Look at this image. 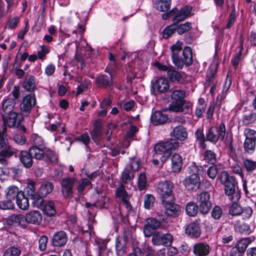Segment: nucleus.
<instances>
[{"instance_id": "obj_1", "label": "nucleus", "mask_w": 256, "mask_h": 256, "mask_svg": "<svg viewBox=\"0 0 256 256\" xmlns=\"http://www.w3.org/2000/svg\"><path fill=\"white\" fill-rule=\"evenodd\" d=\"M6 128L0 130V164L6 166L8 159L14 156L16 157L18 150L10 146L6 134Z\"/></svg>"}, {"instance_id": "obj_2", "label": "nucleus", "mask_w": 256, "mask_h": 256, "mask_svg": "<svg viewBox=\"0 0 256 256\" xmlns=\"http://www.w3.org/2000/svg\"><path fill=\"white\" fill-rule=\"evenodd\" d=\"M188 170L190 175L185 178L182 184L186 189L193 190L195 188H198L200 185L199 175L204 172V168L201 166L194 164L188 167Z\"/></svg>"}, {"instance_id": "obj_3", "label": "nucleus", "mask_w": 256, "mask_h": 256, "mask_svg": "<svg viewBox=\"0 0 256 256\" xmlns=\"http://www.w3.org/2000/svg\"><path fill=\"white\" fill-rule=\"evenodd\" d=\"M179 144L178 141L173 138L158 143L154 148L156 154L160 156L161 161L164 162L171 155L172 150H176L179 146Z\"/></svg>"}, {"instance_id": "obj_4", "label": "nucleus", "mask_w": 256, "mask_h": 256, "mask_svg": "<svg viewBox=\"0 0 256 256\" xmlns=\"http://www.w3.org/2000/svg\"><path fill=\"white\" fill-rule=\"evenodd\" d=\"M173 184L170 181L160 182L158 186L157 192L162 199V202L175 200L172 192Z\"/></svg>"}, {"instance_id": "obj_5", "label": "nucleus", "mask_w": 256, "mask_h": 256, "mask_svg": "<svg viewBox=\"0 0 256 256\" xmlns=\"http://www.w3.org/2000/svg\"><path fill=\"white\" fill-rule=\"evenodd\" d=\"M226 134V126L224 122H222L218 127L210 128L206 134V140L216 144L219 140H223Z\"/></svg>"}, {"instance_id": "obj_6", "label": "nucleus", "mask_w": 256, "mask_h": 256, "mask_svg": "<svg viewBox=\"0 0 256 256\" xmlns=\"http://www.w3.org/2000/svg\"><path fill=\"white\" fill-rule=\"evenodd\" d=\"M2 117L3 120L4 126L2 129L6 126L10 128L16 126V124H20L24 120V118L21 113L16 112H10L8 114H2Z\"/></svg>"}, {"instance_id": "obj_7", "label": "nucleus", "mask_w": 256, "mask_h": 256, "mask_svg": "<svg viewBox=\"0 0 256 256\" xmlns=\"http://www.w3.org/2000/svg\"><path fill=\"white\" fill-rule=\"evenodd\" d=\"M210 199V194L206 192L200 193L197 198V202L199 204L200 212L204 214H207L212 206V203Z\"/></svg>"}, {"instance_id": "obj_8", "label": "nucleus", "mask_w": 256, "mask_h": 256, "mask_svg": "<svg viewBox=\"0 0 256 256\" xmlns=\"http://www.w3.org/2000/svg\"><path fill=\"white\" fill-rule=\"evenodd\" d=\"M236 180L230 181L224 186V193L228 196L230 200L238 201L240 198V192L236 186Z\"/></svg>"}, {"instance_id": "obj_9", "label": "nucleus", "mask_w": 256, "mask_h": 256, "mask_svg": "<svg viewBox=\"0 0 256 256\" xmlns=\"http://www.w3.org/2000/svg\"><path fill=\"white\" fill-rule=\"evenodd\" d=\"M152 236V242L154 245L168 246L172 243V236L170 234H164L161 232H157Z\"/></svg>"}, {"instance_id": "obj_10", "label": "nucleus", "mask_w": 256, "mask_h": 256, "mask_svg": "<svg viewBox=\"0 0 256 256\" xmlns=\"http://www.w3.org/2000/svg\"><path fill=\"white\" fill-rule=\"evenodd\" d=\"M36 99L34 94H30L24 96L20 104V110L21 112L28 115L30 114L32 108L36 105Z\"/></svg>"}, {"instance_id": "obj_11", "label": "nucleus", "mask_w": 256, "mask_h": 256, "mask_svg": "<svg viewBox=\"0 0 256 256\" xmlns=\"http://www.w3.org/2000/svg\"><path fill=\"white\" fill-rule=\"evenodd\" d=\"M175 200L162 202L164 208V214L168 217L176 218L180 214L181 208L180 205L174 203Z\"/></svg>"}, {"instance_id": "obj_12", "label": "nucleus", "mask_w": 256, "mask_h": 256, "mask_svg": "<svg viewBox=\"0 0 256 256\" xmlns=\"http://www.w3.org/2000/svg\"><path fill=\"white\" fill-rule=\"evenodd\" d=\"M182 42L178 41L170 47L172 62L178 68L180 69L183 68L182 60L179 56V53L182 48Z\"/></svg>"}, {"instance_id": "obj_13", "label": "nucleus", "mask_w": 256, "mask_h": 256, "mask_svg": "<svg viewBox=\"0 0 256 256\" xmlns=\"http://www.w3.org/2000/svg\"><path fill=\"white\" fill-rule=\"evenodd\" d=\"M160 226V222L156 218H150L146 220L144 225V232L146 237L152 236L154 231Z\"/></svg>"}, {"instance_id": "obj_14", "label": "nucleus", "mask_w": 256, "mask_h": 256, "mask_svg": "<svg viewBox=\"0 0 256 256\" xmlns=\"http://www.w3.org/2000/svg\"><path fill=\"white\" fill-rule=\"evenodd\" d=\"M251 242L252 240L250 238L240 239L237 242L235 247L232 249L230 255L232 256H240V254L245 252Z\"/></svg>"}, {"instance_id": "obj_15", "label": "nucleus", "mask_w": 256, "mask_h": 256, "mask_svg": "<svg viewBox=\"0 0 256 256\" xmlns=\"http://www.w3.org/2000/svg\"><path fill=\"white\" fill-rule=\"evenodd\" d=\"M75 180L74 178L70 177L64 178L61 180L62 192L64 198L72 196Z\"/></svg>"}, {"instance_id": "obj_16", "label": "nucleus", "mask_w": 256, "mask_h": 256, "mask_svg": "<svg viewBox=\"0 0 256 256\" xmlns=\"http://www.w3.org/2000/svg\"><path fill=\"white\" fill-rule=\"evenodd\" d=\"M150 120L154 126L162 125L169 121V118L164 112L156 110L151 115Z\"/></svg>"}, {"instance_id": "obj_17", "label": "nucleus", "mask_w": 256, "mask_h": 256, "mask_svg": "<svg viewBox=\"0 0 256 256\" xmlns=\"http://www.w3.org/2000/svg\"><path fill=\"white\" fill-rule=\"evenodd\" d=\"M169 88V82L166 78H160L152 82V88L160 93L166 92L168 90Z\"/></svg>"}, {"instance_id": "obj_18", "label": "nucleus", "mask_w": 256, "mask_h": 256, "mask_svg": "<svg viewBox=\"0 0 256 256\" xmlns=\"http://www.w3.org/2000/svg\"><path fill=\"white\" fill-rule=\"evenodd\" d=\"M211 248L206 242H198L192 248L194 254L196 256H206L209 254Z\"/></svg>"}, {"instance_id": "obj_19", "label": "nucleus", "mask_w": 256, "mask_h": 256, "mask_svg": "<svg viewBox=\"0 0 256 256\" xmlns=\"http://www.w3.org/2000/svg\"><path fill=\"white\" fill-rule=\"evenodd\" d=\"M18 157L20 162L25 168H30L32 167L34 164L33 158L28 152V150L20 151Z\"/></svg>"}, {"instance_id": "obj_20", "label": "nucleus", "mask_w": 256, "mask_h": 256, "mask_svg": "<svg viewBox=\"0 0 256 256\" xmlns=\"http://www.w3.org/2000/svg\"><path fill=\"white\" fill-rule=\"evenodd\" d=\"M192 9V8L191 6H186L182 8L180 10H178V11L176 10L175 16L172 18L173 23L178 24L189 16Z\"/></svg>"}, {"instance_id": "obj_21", "label": "nucleus", "mask_w": 256, "mask_h": 256, "mask_svg": "<svg viewBox=\"0 0 256 256\" xmlns=\"http://www.w3.org/2000/svg\"><path fill=\"white\" fill-rule=\"evenodd\" d=\"M24 219V222L38 225L42 221V216L38 210H32L26 214Z\"/></svg>"}, {"instance_id": "obj_22", "label": "nucleus", "mask_w": 256, "mask_h": 256, "mask_svg": "<svg viewBox=\"0 0 256 256\" xmlns=\"http://www.w3.org/2000/svg\"><path fill=\"white\" fill-rule=\"evenodd\" d=\"M67 239L66 233L64 231L61 230L54 234L52 242L54 246L61 247L66 244Z\"/></svg>"}, {"instance_id": "obj_23", "label": "nucleus", "mask_w": 256, "mask_h": 256, "mask_svg": "<svg viewBox=\"0 0 256 256\" xmlns=\"http://www.w3.org/2000/svg\"><path fill=\"white\" fill-rule=\"evenodd\" d=\"M170 136L173 138L174 140L177 141L184 140L188 136V132L186 129L182 126H176L172 132L170 134Z\"/></svg>"}, {"instance_id": "obj_24", "label": "nucleus", "mask_w": 256, "mask_h": 256, "mask_svg": "<svg viewBox=\"0 0 256 256\" xmlns=\"http://www.w3.org/2000/svg\"><path fill=\"white\" fill-rule=\"evenodd\" d=\"M185 233L192 238L200 237L201 230L199 224L194 222L190 224L185 228Z\"/></svg>"}, {"instance_id": "obj_25", "label": "nucleus", "mask_w": 256, "mask_h": 256, "mask_svg": "<svg viewBox=\"0 0 256 256\" xmlns=\"http://www.w3.org/2000/svg\"><path fill=\"white\" fill-rule=\"evenodd\" d=\"M96 82L100 88H106L112 84V78L110 75L100 74L96 76Z\"/></svg>"}, {"instance_id": "obj_26", "label": "nucleus", "mask_w": 256, "mask_h": 256, "mask_svg": "<svg viewBox=\"0 0 256 256\" xmlns=\"http://www.w3.org/2000/svg\"><path fill=\"white\" fill-rule=\"evenodd\" d=\"M8 225H18L22 227L26 226L24 217L22 214H12L6 219Z\"/></svg>"}, {"instance_id": "obj_27", "label": "nucleus", "mask_w": 256, "mask_h": 256, "mask_svg": "<svg viewBox=\"0 0 256 256\" xmlns=\"http://www.w3.org/2000/svg\"><path fill=\"white\" fill-rule=\"evenodd\" d=\"M22 192V191L20 190L16 186H10L4 190L6 199L10 200L12 201L16 200L18 197L20 196V193Z\"/></svg>"}, {"instance_id": "obj_28", "label": "nucleus", "mask_w": 256, "mask_h": 256, "mask_svg": "<svg viewBox=\"0 0 256 256\" xmlns=\"http://www.w3.org/2000/svg\"><path fill=\"white\" fill-rule=\"evenodd\" d=\"M172 170L174 172H178L182 169V160L178 154H174L171 158Z\"/></svg>"}, {"instance_id": "obj_29", "label": "nucleus", "mask_w": 256, "mask_h": 256, "mask_svg": "<svg viewBox=\"0 0 256 256\" xmlns=\"http://www.w3.org/2000/svg\"><path fill=\"white\" fill-rule=\"evenodd\" d=\"M44 149L45 148H42L30 146L28 150L33 159L41 160L44 158Z\"/></svg>"}, {"instance_id": "obj_30", "label": "nucleus", "mask_w": 256, "mask_h": 256, "mask_svg": "<svg viewBox=\"0 0 256 256\" xmlns=\"http://www.w3.org/2000/svg\"><path fill=\"white\" fill-rule=\"evenodd\" d=\"M242 120V124L245 126L254 122L256 120V113L245 108L243 112Z\"/></svg>"}, {"instance_id": "obj_31", "label": "nucleus", "mask_w": 256, "mask_h": 256, "mask_svg": "<svg viewBox=\"0 0 256 256\" xmlns=\"http://www.w3.org/2000/svg\"><path fill=\"white\" fill-rule=\"evenodd\" d=\"M126 240L127 238L125 236L123 238H118L116 239V248L118 256H122L125 253Z\"/></svg>"}, {"instance_id": "obj_32", "label": "nucleus", "mask_w": 256, "mask_h": 256, "mask_svg": "<svg viewBox=\"0 0 256 256\" xmlns=\"http://www.w3.org/2000/svg\"><path fill=\"white\" fill-rule=\"evenodd\" d=\"M16 104V100L12 98L5 100L2 104V110L4 113L2 114H8L14 112L13 110Z\"/></svg>"}, {"instance_id": "obj_33", "label": "nucleus", "mask_w": 256, "mask_h": 256, "mask_svg": "<svg viewBox=\"0 0 256 256\" xmlns=\"http://www.w3.org/2000/svg\"><path fill=\"white\" fill-rule=\"evenodd\" d=\"M54 189V185L52 182L44 181L40 185L38 188V193L42 196H46L50 194Z\"/></svg>"}, {"instance_id": "obj_34", "label": "nucleus", "mask_w": 256, "mask_h": 256, "mask_svg": "<svg viewBox=\"0 0 256 256\" xmlns=\"http://www.w3.org/2000/svg\"><path fill=\"white\" fill-rule=\"evenodd\" d=\"M44 151V160L46 162L52 163L58 162V156L54 151L46 147L45 148Z\"/></svg>"}, {"instance_id": "obj_35", "label": "nucleus", "mask_w": 256, "mask_h": 256, "mask_svg": "<svg viewBox=\"0 0 256 256\" xmlns=\"http://www.w3.org/2000/svg\"><path fill=\"white\" fill-rule=\"evenodd\" d=\"M184 59L182 60L183 66H190L192 63V50L189 46H186L182 51Z\"/></svg>"}, {"instance_id": "obj_36", "label": "nucleus", "mask_w": 256, "mask_h": 256, "mask_svg": "<svg viewBox=\"0 0 256 256\" xmlns=\"http://www.w3.org/2000/svg\"><path fill=\"white\" fill-rule=\"evenodd\" d=\"M18 206L22 210H26L28 208L29 202L28 198L25 196L24 192H20V196L16 200Z\"/></svg>"}, {"instance_id": "obj_37", "label": "nucleus", "mask_w": 256, "mask_h": 256, "mask_svg": "<svg viewBox=\"0 0 256 256\" xmlns=\"http://www.w3.org/2000/svg\"><path fill=\"white\" fill-rule=\"evenodd\" d=\"M194 136L196 140L198 142L200 148L202 149L206 148V145L205 144L206 136H204L203 129L202 128H198L195 132Z\"/></svg>"}, {"instance_id": "obj_38", "label": "nucleus", "mask_w": 256, "mask_h": 256, "mask_svg": "<svg viewBox=\"0 0 256 256\" xmlns=\"http://www.w3.org/2000/svg\"><path fill=\"white\" fill-rule=\"evenodd\" d=\"M186 212L188 216H195L198 214V206L196 202H190L186 205Z\"/></svg>"}, {"instance_id": "obj_39", "label": "nucleus", "mask_w": 256, "mask_h": 256, "mask_svg": "<svg viewBox=\"0 0 256 256\" xmlns=\"http://www.w3.org/2000/svg\"><path fill=\"white\" fill-rule=\"evenodd\" d=\"M30 140L32 145L30 146L38 147L44 148H46L44 139L37 134H32L31 136Z\"/></svg>"}, {"instance_id": "obj_40", "label": "nucleus", "mask_w": 256, "mask_h": 256, "mask_svg": "<svg viewBox=\"0 0 256 256\" xmlns=\"http://www.w3.org/2000/svg\"><path fill=\"white\" fill-rule=\"evenodd\" d=\"M35 78L32 76L26 78L22 82V87L27 91L32 92L35 88Z\"/></svg>"}, {"instance_id": "obj_41", "label": "nucleus", "mask_w": 256, "mask_h": 256, "mask_svg": "<svg viewBox=\"0 0 256 256\" xmlns=\"http://www.w3.org/2000/svg\"><path fill=\"white\" fill-rule=\"evenodd\" d=\"M171 0H156V8L160 12H167L170 8Z\"/></svg>"}, {"instance_id": "obj_42", "label": "nucleus", "mask_w": 256, "mask_h": 256, "mask_svg": "<svg viewBox=\"0 0 256 256\" xmlns=\"http://www.w3.org/2000/svg\"><path fill=\"white\" fill-rule=\"evenodd\" d=\"M235 230L240 234L248 235L251 234L252 230L250 225L246 223H238L235 226Z\"/></svg>"}, {"instance_id": "obj_43", "label": "nucleus", "mask_w": 256, "mask_h": 256, "mask_svg": "<svg viewBox=\"0 0 256 256\" xmlns=\"http://www.w3.org/2000/svg\"><path fill=\"white\" fill-rule=\"evenodd\" d=\"M186 100L172 102L168 106L170 110L180 112L184 111V106Z\"/></svg>"}, {"instance_id": "obj_44", "label": "nucleus", "mask_w": 256, "mask_h": 256, "mask_svg": "<svg viewBox=\"0 0 256 256\" xmlns=\"http://www.w3.org/2000/svg\"><path fill=\"white\" fill-rule=\"evenodd\" d=\"M116 195L117 197L121 198L122 202L126 208L130 204L129 202L130 197L127 192L122 188H119L116 190Z\"/></svg>"}, {"instance_id": "obj_45", "label": "nucleus", "mask_w": 256, "mask_h": 256, "mask_svg": "<svg viewBox=\"0 0 256 256\" xmlns=\"http://www.w3.org/2000/svg\"><path fill=\"white\" fill-rule=\"evenodd\" d=\"M167 76L173 82H179L182 79V76L181 73L176 71L173 66L168 72Z\"/></svg>"}, {"instance_id": "obj_46", "label": "nucleus", "mask_w": 256, "mask_h": 256, "mask_svg": "<svg viewBox=\"0 0 256 256\" xmlns=\"http://www.w3.org/2000/svg\"><path fill=\"white\" fill-rule=\"evenodd\" d=\"M218 178L220 182L224 185L226 184L230 181L232 182L236 180L232 176H230L226 170L220 172L218 176Z\"/></svg>"}, {"instance_id": "obj_47", "label": "nucleus", "mask_w": 256, "mask_h": 256, "mask_svg": "<svg viewBox=\"0 0 256 256\" xmlns=\"http://www.w3.org/2000/svg\"><path fill=\"white\" fill-rule=\"evenodd\" d=\"M134 177V172L126 167L122 174V180L124 183H128L132 181Z\"/></svg>"}, {"instance_id": "obj_48", "label": "nucleus", "mask_w": 256, "mask_h": 256, "mask_svg": "<svg viewBox=\"0 0 256 256\" xmlns=\"http://www.w3.org/2000/svg\"><path fill=\"white\" fill-rule=\"evenodd\" d=\"M204 160L208 163L212 164L216 162V154L211 150H206L204 153Z\"/></svg>"}, {"instance_id": "obj_49", "label": "nucleus", "mask_w": 256, "mask_h": 256, "mask_svg": "<svg viewBox=\"0 0 256 256\" xmlns=\"http://www.w3.org/2000/svg\"><path fill=\"white\" fill-rule=\"evenodd\" d=\"M44 196L39 194H35L34 195L30 196V199L32 200V204L34 207L40 208L43 206L44 199L42 198Z\"/></svg>"}, {"instance_id": "obj_50", "label": "nucleus", "mask_w": 256, "mask_h": 256, "mask_svg": "<svg viewBox=\"0 0 256 256\" xmlns=\"http://www.w3.org/2000/svg\"><path fill=\"white\" fill-rule=\"evenodd\" d=\"M42 210L44 213L48 216H54L56 212L54 202L50 201L42 206Z\"/></svg>"}, {"instance_id": "obj_51", "label": "nucleus", "mask_w": 256, "mask_h": 256, "mask_svg": "<svg viewBox=\"0 0 256 256\" xmlns=\"http://www.w3.org/2000/svg\"><path fill=\"white\" fill-rule=\"evenodd\" d=\"M244 150L246 152L251 154L254 152L255 150L256 142L246 138L244 144Z\"/></svg>"}, {"instance_id": "obj_52", "label": "nucleus", "mask_w": 256, "mask_h": 256, "mask_svg": "<svg viewBox=\"0 0 256 256\" xmlns=\"http://www.w3.org/2000/svg\"><path fill=\"white\" fill-rule=\"evenodd\" d=\"M176 27L178 34L182 35L192 28V24L190 22H187L179 25L176 24Z\"/></svg>"}, {"instance_id": "obj_53", "label": "nucleus", "mask_w": 256, "mask_h": 256, "mask_svg": "<svg viewBox=\"0 0 256 256\" xmlns=\"http://www.w3.org/2000/svg\"><path fill=\"white\" fill-rule=\"evenodd\" d=\"M155 202L154 197L151 194H146L144 197V208L147 210L151 209Z\"/></svg>"}, {"instance_id": "obj_54", "label": "nucleus", "mask_w": 256, "mask_h": 256, "mask_svg": "<svg viewBox=\"0 0 256 256\" xmlns=\"http://www.w3.org/2000/svg\"><path fill=\"white\" fill-rule=\"evenodd\" d=\"M231 201L232 202V204L230 208V214L232 216H238L242 212V208L238 203V201Z\"/></svg>"}, {"instance_id": "obj_55", "label": "nucleus", "mask_w": 256, "mask_h": 256, "mask_svg": "<svg viewBox=\"0 0 256 256\" xmlns=\"http://www.w3.org/2000/svg\"><path fill=\"white\" fill-rule=\"evenodd\" d=\"M102 135V128L100 124H96L94 125L93 130L91 132L92 138L94 141L100 140Z\"/></svg>"}, {"instance_id": "obj_56", "label": "nucleus", "mask_w": 256, "mask_h": 256, "mask_svg": "<svg viewBox=\"0 0 256 256\" xmlns=\"http://www.w3.org/2000/svg\"><path fill=\"white\" fill-rule=\"evenodd\" d=\"M244 168L247 172H252L256 170V162L250 159H246L243 162Z\"/></svg>"}, {"instance_id": "obj_57", "label": "nucleus", "mask_w": 256, "mask_h": 256, "mask_svg": "<svg viewBox=\"0 0 256 256\" xmlns=\"http://www.w3.org/2000/svg\"><path fill=\"white\" fill-rule=\"evenodd\" d=\"M140 166V160L136 158H133L130 160V165H127L126 167L134 172L138 170Z\"/></svg>"}, {"instance_id": "obj_58", "label": "nucleus", "mask_w": 256, "mask_h": 256, "mask_svg": "<svg viewBox=\"0 0 256 256\" xmlns=\"http://www.w3.org/2000/svg\"><path fill=\"white\" fill-rule=\"evenodd\" d=\"M14 208V204L13 201L6 199L0 201V209L2 210H12Z\"/></svg>"}, {"instance_id": "obj_59", "label": "nucleus", "mask_w": 256, "mask_h": 256, "mask_svg": "<svg viewBox=\"0 0 256 256\" xmlns=\"http://www.w3.org/2000/svg\"><path fill=\"white\" fill-rule=\"evenodd\" d=\"M138 188L140 190H144L146 186V176L144 172H141L139 174L138 180Z\"/></svg>"}, {"instance_id": "obj_60", "label": "nucleus", "mask_w": 256, "mask_h": 256, "mask_svg": "<svg viewBox=\"0 0 256 256\" xmlns=\"http://www.w3.org/2000/svg\"><path fill=\"white\" fill-rule=\"evenodd\" d=\"M186 92L182 90H175L173 91L171 94L172 99L176 101L184 100V98L185 96Z\"/></svg>"}, {"instance_id": "obj_61", "label": "nucleus", "mask_w": 256, "mask_h": 256, "mask_svg": "<svg viewBox=\"0 0 256 256\" xmlns=\"http://www.w3.org/2000/svg\"><path fill=\"white\" fill-rule=\"evenodd\" d=\"M176 24H174L172 25L166 26L163 30V37L164 38H170L176 30Z\"/></svg>"}, {"instance_id": "obj_62", "label": "nucleus", "mask_w": 256, "mask_h": 256, "mask_svg": "<svg viewBox=\"0 0 256 256\" xmlns=\"http://www.w3.org/2000/svg\"><path fill=\"white\" fill-rule=\"evenodd\" d=\"M200 106L196 110V115L198 118L202 116L203 112L205 111L206 104L204 102V99H199Z\"/></svg>"}, {"instance_id": "obj_63", "label": "nucleus", "mask_w": 256, "mask_h": 256, "mask_svg": "<svg viewBox=\"0 0 256 256\" xmlns=\"http://www.w3.org/2000/svg\"><path fill=\"white\" fill-rule=\"evenodd\" d=\"M20 250L16 247L11 246L8 248L4 254V256H20Z\"/></svg>"}, {"instance_id": "obj_64", "label": "nucleus", "mask_w": 256, "mask_h": 256, "mask_svg": "<svg viewBox=\"0 0 256 256\" xmlns=\"http://www.w3.org/2000/svg\"><path fill=\"white\" fill-rule=\"evenodd\" d=\"M222 214V211L221 208L219 206H215L212 210L211 215L213 218L216 220L220 219Z\"/></svg>"}]
</instances>
